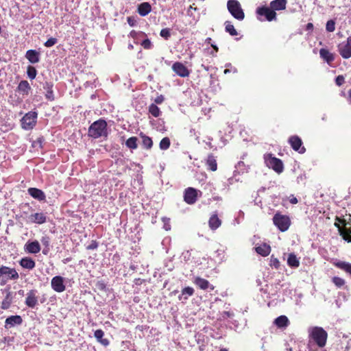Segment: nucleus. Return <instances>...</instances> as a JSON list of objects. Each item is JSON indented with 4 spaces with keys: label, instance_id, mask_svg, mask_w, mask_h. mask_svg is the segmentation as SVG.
Masks as SVG:
<instances>
[{
    "label": "nucleus",
    "instance_id": "nucleus-1",
    "mask_svg": "<svg viewBox=\"0 0 351 351\" xmlns=\"http://www.w3.org/2000/svg\"><path fill=\"white\" fill-rule=\"evenodd\" d=\"M308 337L310 341H313L319 348L326 346L328 334L326 331L322 327L312 326L308 329Z\"/></svg>",
    "mask_w": 351,
    "mask_h": 351
},
{
    "label": "nucleus",
    "instance_id": "nucleus-2",
    "mask_svg": "<svg viewBox=\"0 0 351 351\" xmlns=\"http://www.w3.org/2000/svg\"><path fill=\"white\" fill-rule=\"evenodd\" d=\"M88 136L93 138H106L108 136L106 121L99 119L93 122L88 128Z\"/></svg>",
    "mask_w": 351,
    "mask_h": 351
},
{
    "label": "nucleus",
    "instance_id": "nucleus-3",
    "mask_svg": "<svg viewBox=\"0 0 351 351\" xmlns=\"http://www.w3.org/2000/svg\"><path fill=\"white\" fill-rule=\"evenodd\" d=\"M227 8L229 12L234 19L239 21L243 20L245 14L240 3L237 0H228L227 2Z\"/></svg>",
    "mask_w": 351,
    "mask_h": 351
},
{
    "label": "nucleus",
    "instance_id": "nucleus-4",
    "mask_svg": "<svg viewBox=\"0 0 351 351\" xmlns=\"http://www.w3.org/2000/svg\"><path fill=\"white\" fill-rule=\"evenodd\" d=\"M19 276L14 268L6 266L0 267L1 284L5 285L9 280H17Z\"/></svg>",
    "mask_w": 351,
    "mask_h": 351
},
{
    "label": "nucleus",
    "instance_id": "nucleus-5",
    "mask_svg": "<svg viewBox=\"0 0 351 351\" xmlns=\"http://www.w3.org/2000/svg\"><path fill=\"white\" fill-rule=\"evenodd\" d=\"M264 160L267 167L274 169L278 173L282 172L283 164L281 160L273 156L271 154H265L264 156Z\"/></svg>",
    "mask_w": 351,
    "mask_h": 351
},
{
    "label": "nucleus",
    "instance_id": "nucleus-6",
    "mask_svg": "<svg viewBox=\"0 0 351 351\" xmlns=\"http://www.w3.org/2000/svg\"><path fill=\"white\" fill-rule=\"evenodd\" d=\"M274 225L282 231L285 232L288 230L290 226V219L287 215L276 213L273 217Z\"/></svg>",
    "mask_w": 351,
    "mask_h": 351
},
{
    "label": "nucleus",
    "instance_id": "nucleus-7",
    "mask_svg": "<svg viewBox=\"0 0 351 351\" xmlns=\"http://www.w3.org/2000/svg\"><path fill=\"white\" fill-rule=\"evenodd\" d=\"M37 113L36 112L30 111L27 112L21 119L22 128L25 130H29L36 123Z\"/></svg>",
    "mask_w": 351,
    "mask_h": 351
},
{
    "label": "nucleus",
    "instance_id": "nucleus-8",
    "mask_svg": "<svg viewBox=\"0 0 351 351\" xmlns=\"http://www.w3.org/2000/svg\"><path fill=\"white\" fill-rule=\"evenodd\" d=\"M256 14L259 16H264L265 19L268 21L276 20V13L273 10L271 7L262 6L258 7L256 11Z\"/></svg>",
    "mask_w": 351,
    "mask_h": 351
},
{
    "label": "nucleus",
    "instance_id": "nucleus-9",
    "mask_svg": "<svg viewBox=\"0 0 351 351\" xmlns=\"http://www.w3.org/2000/svg\"><path fill=\"white\" fill-rule=\"evenodd\" d=\"M338 51L343 58L348 59L351 57V36L338 45Z\"/></svg>",
    "mask_w": 351,
    "mask_h": 351
},
{
    "label": "nucleus",
    "instance_id": "nucleus-10",
    "mask_svg": "<svg viewBox=\"0 0 351 351\" xmlns=\"http://www.w3.org/2000/svg\"><path fill=\"white\" fill-rule=\"evenodd\" d=\"M201 192L192 187L187 188L184 194V199L189 204H193L197 198L198 194Z\"/></svg>",
    "mask_w": 351,
    "mask_h": 351
},
{
    "label": "nucleus",
    "instance_id": "nucleus-11",
    "mask_svg": "<svg viewBox=\"0 0 351 351\" xmlns=\"http://www.w3.org/2000/svg\"><path fill=\"white\" fill-rule=\"evenodd\" d=\"M64 279L63 277L56 276L51 279V288L58 293L63 292L66 287L64 284Z\"/></svg>",
    "mask_w": 351,
    "mask_h": 351
},
{
    "label": "nucleus",
    "instance_id": "nucleus-12",
    "mask_svg": "<svg viewBox=\"0 0 351 351\" xmlns=\"http://www.w3.org/2000/svg\"><path fill=\"white\" fill-rule=\"evenodd\" d=\"M289 142L291 146V147L295 150L298 152L300 154H302L305 152V148L302 147V142L301 138L298 136H292L289 138Z\"/></svg>",
    "mask_w": 351,
    "mask_h": 351
},
{
    "label": "nucleus",
    "instance_id": "nucleus-13",
    "mask_svg": "<svg viewBox=\"0 0 351 351\" xmlns=\"http://www.w3.org/2000/svg\"><path fill=\"white\" fill-rule=\"evenodd\" d=\"M173 71L179 76L185 77L189 75V69L181 62H175L172 66Z\"/></svg>",
    "mask_w": 351,
    "mask_h": 351
},
{
    "label": "nucleus",
    "instance_id": "nucleus-14",
    "mask_svg": "<svg viewBox=\"0 0 351 351\" xmlns=\"http://www.w3.org/2000/svg\"><path fill=\"white\" fill-rule=\"evenodd\" d=\"M40 245L38 241H28L24 245V250L29 254H37L40 251Z\"/></svg>",
    "mask_w": 351,
    "mask_h": 351
},
{
    "label": "nucleus",
    "instance_id": "nucleus-15",
    "mask_svg": "<svg viewBox=\"0 0 351 351\" xmlns=\"http://www.w3.org/2000/svg\"><path fill=\"white\" fill-rule=\"evenodd\" d=\"M36 291L31 290L27 293L25 304L30 308H34L38 303V298L36 295Z\"/></svg>",
    "mask_w": 351,
    "mask_h": 351
},
{
    "label": "nucleus",
    "instance_id": "nucleus-16",
    "mask_svg": "<svg viewBox=\"0 0 351 351\" xmlns=\"http://www.w3.org/2000/svg\"><path fill=\"white\" fill-rule=\"evenodd\" d=\"M46 215L43 213H36L31 214L28 217L29 221L31 223L43 224L46 222Z\"/></svg>",
    "mask_w": 351,
    "mask_h": 351
},
{
    "label": "nucleus",
    "instance_id": "nucleus-17",
    "mask_svg": "<svg viewBox=\"0 0 351 351\" xmlns=\"http://www.w3.org/2000/svg\"><path fill=\"white\" fill-rule=\"evenodd\" d=\"M287 3V0H274L270 2L269 5L271 8L276 12L285 10Z\"/></svg>",
    "mask_w": 351,
    "mask_h": 351
},
{
    "label": "nucleus",
    "instance_id": "nucleus-18",
    "mask_svg": "<svg viewBox=\"0 0 351 351\" xmlns=\"http://www.w3.org/2000/svg\"><path fill=\"white\" fill-rule=\"evenodd\" d=\"M25 58L32 64H36L40 60V53L36 50L29 49L26 52Z\"/></svg>",
    "mask_w": 351,
    "mask_h": 351
},
{
    "label": "nucleus",
    "instance_id": "nucleus-19",
    "mask_svg": "<svg viewBox=\"0 0 351 351\" xmlns=\"http://www.w3.org/2000/svg\"><path fill=\"white\" fill-rule=\"evenodd\" d=\"M28 193L34 199L39 201L44 200L45 199V195L43 191L36 188H29L28 189Z\"/></svg>",
    "mask_w": 351,
    "mask_h": 351
},
{
    "label": "nucleus",
    "instance_id": "nucleus-20",
    "mask_svg": "<svg viewBox=\"0 0 351 351\" xmlns=\"http://www.w3.org/2000/svg\"><path fill=\"white\" fill-rule=\"evenodd\" d=\"M274 324L280 328H285L289 324V320L285 315H280L276 318L274 321Z\"/></svg>",
    "mask_w": 351,
    "mask_h": 351
},
{
    "label": "nucleus",
    "instance_id": "nucleus-21",
    "mask_svg": "<svg viewBox=\"0 0 351 351\" xmlns=\"http://www.w3.org/2000/svg\"><path fill=\"white\" fill-rule=\"evenodd\" d=\"M335 226L338 228L339 234L348 242H351V228H341L339 224L335 223Z\"/></svg>",
    "mask_w": 351,
    "mask_h": 351
},
{
    "label": "nucleus",
    "instance_id": "nucleus-22",
    "mask_svg": "<svg viewBox=\"0 0 351 351\" xmlns=\"http://www.w3.org/2000/svg\"><path fill=\"white\" fill-rule=\"evenodd\" d=\"M319 55L328 64H330L335 60L334 55L326 49H321L319 50Z\"/></svg>",
    "mask_w": 351,
    "mask_h": 351
},
{
    "label": "nucleus",
    "instance_id": "nucleus-23",
    "mask_svg": "<svg viewBox=\"0 0 351 351\" xmlns=\"http://www.w3.org/2000/svg\"><path fill=\"white\" fill-rule=\"evenodd\" d=\"M17 88L19 92L23 95H28L31 90L30 85L26 80L21 81Z\"/></svg>",
    "mask_w": 351,
    "mask_h": 351
},
{
    "label": "nucleus",
    "instance_id": "nucleus-24",
    "mask_svg": "<svg viewBox=\"0 0 351 351\" xmlns=\"http://www.w3.org/2000/svg\"><path fill=\"white\" fill-rule=\"evenodd\" d=\"M20 265L27 269H32L35 267L36 263L34 261L29 257H25L21 259Z\"/></svg>",
    "mask_w": 351,
    "mask_h": 351
},
{
    "label": "nucleus",
    "instance_id": "nucleus-25",
    "mask_svg": "<svg viewBox=\"0 0 351 351\" xmlns=\"http://www.w3.org/2000/svg\"><path fill=\"white\" fill-rule=\"evenodd\" d=\"M194 283L198 286L201 289L206 290L211 287V289H213V287H212L209 282L204 278L197 277L194 280Z\"/></svg>",
    "mask_w": 351,
    "mask_h": 351
},
{
    "label": "nucleus",
    "instance_id": "nucleus-26",
    "mask_svg": "<svg viewBox=\"0 0 351 351\" xmlns=\"http://www.w3.org/2000/svg\"><path fill=\"white\" fill-rule=\"evenodd\" d=\"M255 250L258 254L263 256H267L271 252V247L269 245L263 243L259 246L256 247Z\"/></svg>",
    "mask_w": 351,
    "mask_h": 351
},
{
    "label": "nucleus",
    "instance_id": "nucleus-27",
    "mask_svg": "<svg viewBox=\"0 0 351 351\" xmlns=\"http://www.w3.org/2000/svg\"><path fill=\"white\" fill-rule=\"evenodd\" d=\"M151 10L150 4L147 2H144L138 5V12L141 16H145L151 12Z\"/></svg>",
    "mask_w": 351,
    "mask_h": 351
},
{
    "label": "nucleus",
    "instance_id": "nucleus-28",
    "mask_svg": "<svg viewBox=\"0 0 351 351\" xmlns=\"http://www.w3.org/2000/svg\"><path fill=\"white\" fill-rule=\"evenodd\" d=\"M208 223L212 230H216L221 226V222L217 215H213L210 217Z\"/></svg>",
    "mask_w": 351,
    "mask_h": 351
},
{
    "label": "nucleus",
    "instance_id": "nucleus-29",
    "mask_svg": "<svg viewBox=\"0 0 351 351\" xmlns=\"http://www.w3.org/2000/svg\"><path fill=\"white\" fill-rule=\"evenodd\" d=\"M22 323V318L19 315H12L5 319V324L13 326Z\"/></svg>",
    "mask_w": 351,
    "mask_h": 351
},
{
    "label": "nucleus",
    "instance_id": "nucleus-30",
    "mask_svg": "<svg viewBox=\"0 0 351 351\" xmlns=\"http://www.w3.org/2000/svg\"><path fill=\"white\" fill-rule=\"evenodd\" d=\"M104 335V331L100 329L95 330L94 333L95 337L99 343L104 346H108L109 344V341L106 339H103Z\"/></svg>",
    "mask_w": 351,
    "mask_h": 351
},
{
    "label": "nucleus",
    "instance_id": "nucleus-31",
    "mask_svg": "<svg viewBox=\"0 0 351 351\" xmlns=\"http://www.w3.org/2000/svg\"><path fill=\"white\" fill-rule=\"evenodd\" d=\"M287 264L291 267H298L300 265L299 259L294 254H289L287 258Z\"/></svg>",
    "mask_w": 351,
    "mask_h": 351
},
{
    "label": "nucleus",
    "instance_id": "nucleus-32",
    "mask_svg": "<svg viewBox=\"0 0 351 351\" xmlns=\"http://www.w3.org/2000/svg\"><path fill=\"white\" fill-rule=\"evenodd\" d=\"M194 289L191 287H185L182 291V294L179 296V299L180 300H186L189 296H191L193 294Z\"/></svg>",
    "mask_w": 351,
    "mask_h": 351
},
{
    "label": "nucleus",
    "instance_id": "nucleus-33",
    "mask_svg": "<svg viewBox=\"0 0 351 351\" xmlns=\"http://www.w3.org/2000/svg\"><path fill=\"white\" fill-rule=\"evenodd\" d=\"M206 165L208 167V168L213 171H216L217 169L216 159L212 155L208 156L206 161Z\"/></svg>",
    "mask_w": 351,
    "mask_h": 351
},
{
    "label": "nucleus",
    "instance_id": "nucleus-34",
    "mask_svg": "<svg viewBox=\"0 0 351 351\" xmlns=\"http://www.w3.org/2000/svg\"><path fill=\"white\" fill-rule=\"evenodd\" d=\"M336 266L351 275V263L340 261L336 263Z\"/></svg>",
    "mask_w": 351,
    "mask_h": 351
},
{
    "label": "nucleus",
    "instance_id": "nucleus-35",
    "mask_svg": "<svg viewBox=\"0 0 351 351\" xmlns=\"http://www.w3.org/2000/svg\"><path fill=\"white\" fill-rule=\"evenodd\" d=\"M149 112L155 117H159L161 113L160 108L154 104L149 106Z\"/></svg>",
    "mask_w": 351,
    "mask_h": 351
},
{
    "label": "nucleus",
    "instance_id": "nucleus-36",
    "mask_svg": "<svg viewBox=\"0 0 351 351\" xmlns=\"http://www.w3.org/2000/svg\"><path fill=\"white\" fill-rule=\"evenodd\" d=\"M126 146L130 149H136L137 148V138L136 137H130L129 138L125 143Z\"/></svg>",
    "mask_w": 351,
    "mask_h": 351
},
{
    "label": "nucleus",
    "instance_id": "nucleus-37",
    "mask_svg": "<svg viewBox=\"0 0 351 351\" xmlns=\"http://www.w3.org/2000/svg\"><path fill=\"white\" fill-rule=\"evenodd\" d=\"M142 143L146 149H150L153 145L152 138L147 136H142Z\"/></svg>",
    "mask_w": 351,
    "mask_h": 351
},
{
    "label": "nucleus",
    "instance_id": "nucleus-38",
    "mask_svg": "<svg viewBox=\"0 0 351 351\" xmlns=\"http://www.w3.org/2000/svg\"><path fill=\"white\" fill-rule=\"evenodd\" d=\"M226 31L228 32L231 36H237V32L234 29V25L231 24V23L227 21L226 22Z\"/></svg>",
    "mask_w": 351,
    "mask_h": 351
},
{
    "label": "nucleus",
    "instance_id": "nucleus-39",
    "mask_svg": "<svg viewBox=\"0 0 351 351\" xmlns=\"http://www.w3.org/2000/svg\"><path fill=\"white\" fill-rule=\"evenodd\" d=\"M170 146V140L167 137L163 138L160 142V148L162 150L167 149Z\"/></svg>",
    "mask_w": 351,
    "mask_h": 351
},
{
    "label": "nucleus",
    "instance_id": "nucleus-40",
    "mask_svg": "<svg viewBox=\"0 0 351 351\" xmlns=\"http://www.w3.org/2000/svg\"><path fill=\"white\" fill-rule=\"evenodd\" d=\"M27 73L28 77L31 80H33L36 77L37 71H36V69L34 66H29L27 67Z\"/></svg>",
    "mask_w": 351,
    "mask_h": 351
},
{
    "label": "nucleus",
    "instance_id": "nucleus-41",
    "mask_svg": "<svg viewBox=\"0 0 351 351\" xmlns=\"http://www.w3.org/2000/svg\"><path fill=\"white\" fill-rule=\"evenodd\" d=\"M326 29L329 32H332L335 29V23L332 20H330L326 23Z\"/></svg>",
    "mask_w": 351,
    "mask_h": 351
},
{
    "label": "nucleus",
    "instance_id": "nucleus-42",
    "mask_svg": "<svg viewBox=\"0 0 351 351\" xmlns=\"http://www.w3.org/2000/svg\"><path fill=\"white\" fill-rule=\"evenodd\" d=\"M332 282L337 287H341L345 284V280L339 277H334Z\"/></svg>",
    "mask_w": 351,
    "mask_h": 351
},
{
    "label": "nucleus",
    "instance_id": "nucleus-43",
    "mask_svg": "<svg viewBox=\"0 0 351 351\" xmlns=\"http://www.w3.org/2000/svg\"><path fill=\"white\" fill-rule=\"evenodd\" d=\"M163 222V228L165 230L169 231L171 230V225H170V219L167 217H163L162 219Z\"/></svg>",
    "mask_w": 351,
    "mask_h": 351
},
{
    "label": "nucleus",
    "instance_id": "nucleus-44",
    "mask_svg": "<svg viewBox=\"0 0 351 351\" xmlns=\"http://www.w3.org/2000/svg\"><path fill=\"white\" fill-rule=\"evenodd\" d=\"M160 35L162 38H164L166 40H167L170 37V36H171V33H170L169 29H168V28L162 29L160 31Z\"/></svg>",
    "mask_w": 351,
    "mask_h": 351
},
{
    "label": "nucleus",
    "instance_id": "nucleus-45",
    "mask_svg": "<svg viewBox=\"0 0 351 351\" xmlns=\"http://www.w3.org/2000/svg\"><path fill=\"white\" fill-rule=\"evenodd\" d=\"M57 39L55 38H50L45 43V46L47 47H51L57 43Z\"/></svg>",
    "mask_w": 351,
    "mask_h": 351
},
{
    "label": "nucleus",
    "instance_id": "nucleus-46",
    "mask_svg": "<svg viewBox=\"0 0 351 351\" xmlns=\"http://www.w3.org/2000/svg\"><path fill=\"white\" fill-rule=\"evenodd\" d=\"M271 265L278 269L280 267V261L276 258L271 256Z\"/></svg>",
    "mask_w": 351,
    "mask_h": 351
},
{
    "label": "nucleus",
    "instance_id": "nucleus-47",
    "mask_svg": "<svg viewBox=\"0 0 351 351\" xmlns=\"http://www.w3.org/2000/svg\"><path fill=\"white\" fill-rule=\"evenodd\" d=\"M335 82L337 86H341L344 82V77L342 75H338L336 77Z\"/></svg>",
    "mask_w": 351,
    "mask_h": 351
},
{
    "label": "nucleus",
    "instance_id": "nucleus-48",
    "mask_svg": "<svg viewBox=\"0 0 351 351\" xmlns=\"http://www.w3.org/2000/svg\"><path fill=\"white\" fill-rule=\"evenodd\" d=\"M41 243L45 247H48L49 245L50 239L48 237H43L41 239Z\"/></svg>",
    "mask_w": 351,
    "mask_h": 351
},
{
    "label": "nucleus",
    "instance_id": "nucleus-49",
    "mask_svg": "<svg viewBox=\"0 0 351 351\" xmlns=\"http://www.w3.org/2000/svg\"><path fill=\"white\" fill-rule=\"evenodd\" d=\"M141 45L145 49H149L152 46L151 41L149 39L144 40Z\"/></svg>",
    "mask_w": 351,
    "mask_h": 351
},
{
    "label": "nucleus",
    "instance_id": "nucleus-50",
    "mask_svg": "<svg viewBox=\"0 0 351 351\" xmlns=\"http://www.w3.org/2000/svg\"><path fill=\"white\" fill-rule=\"evenodd\" d=\"M46 97L49 99V100H53L54 99V96H53V91L49 89L47 90V93H46Z\"/></svg>",
    "mask_w": 351,
    "mask_h": 351
},
{
    "label": "nucleus",
    "instance_id": "nucleus-51",
    "mask_svg": "<svg viewBox=\"0 0 351 351\" xmlns=\"http://www.w3.org/2000/svg\"><path fill=\"white\" fill-rule=\"evenodd\" d=\"M97 243L96 242H93L90 245H89L88 247H87V249L88 250H93V249H96L97 247Z\"/></svg>",
    "mask_w": 351,
    "mask_h": 351
},
{
    "label": "nucleus",
    "instance_id": "nucleus-52",
    "mask_svg": "<svg viewBox=\"0 0 351 351\" xmlns=\"http://www.w3.org/2000/svg\"><path fill=\"white\" fill-rule=\"evenodd\" d=\"M233 316V313L230 312V311H224L223 313V317L225 318V317H230Z\"/></svg>",
    "mask_w": 351,
    "mask_h": 351
},
{
    "label": "nucleus",
    "instance_id": "nucleus-53",
    "mask_svg": "<svg viewBox=\"0 0 351 351\" xmlns=\"http://www.w3.org/2000/svg\"><path fill=\"white\" fill-rule=\"evenodd\" d=\"M163 97L162 95L158 97L156 99H155V102L156 104H161L162 101H163Z\"/></svg>",
    "mask_w": 351,
    "mask_h": 351
},
{
    "label": "nucleus",
    "instance_id": "nucleus-54",
    "mask_svg": "<svg viewBox=\"0 0 351 351\" xmlns=\"http://www.w3.org/2000/svg\"><path fill=\"white\" fill-rule=\"evenodd\" d=\"M290 202L291 204H297L298 203V199L295 197H291V198L290 199Z\"/></svg>",
    "mask_w": 351,
    "mask_h": 351
},
{
    "label": "nucleus",
    "instance_id": "nucleus-55",
    "mask_svg": "<svg viewBox=\"0 0 351 351\" xmlns=\"http://www.w3.org/2000/svg\"><path fill=\"white\" fill-rule=\"evenodd\" d=\"M211 46L215 50V51H218V47L215 45L211 44Z\"/></svg>",
    "mask_w": 351,
    "mask_h": 351
},
{
    "label": "nucleus",
    "instance_id": "nucleus-56",
    "mask_svg": "<svg viewBox=\"0 0 351 351\" xmlns=\"http://www.w3.org/2000/svg\"><path fill=\"white\" fill-rule=\"evenodd\" d=\"M128 23H129L130 25H133V23H132V19H131V18H130V17H129V18L128 19Z\"/></svg>",
    "mask_w": 351,
    "mask_h": 351
},
{
    "label": "nucleus",
    "instance_id": "nucleus-57",
    "mask_svg": "<svg viewBox=\"0 0 351 351\" xmlns=\"http://www.w3.org/2000/svg\"><path fill=\"white\" fill-rule=\"evenodd\" d=\"M210 41H211V38H207L206 40V42L207 43H210Z\"/></svg>",
    "mask_w": 351,
    "mask_h": 351
},
{
    "label": "nucleus",
    "instance_id": "nucleus-58",
    "mask_svg": "<svg viewBox=\"0 0 351 351\" xmlns=\"http://www.w3.org/2000/svg\"><path fill=\"white\" fill-rule=\"evenodd\" d=\"M307 27H308V28H311L313 27V25L311 23H308Z\"/></svg>",
    "mask_w": 351,
    "mask_h": 351
},
{
    "label": "nucleus",
    "instance_id": "nucleus-59",
    "mask_svg": "<svg viewBox=\"0 0 351 351\" xmlns=\"http://www.w3.org/2000/svg\"><path fill=\"white\" fill-rule=\"evenodd\" d=\"M229 72H230V71L228 69H225V71H224V73H228Z\"/></svg>",
    "mask_w": 351,
    "mask_h": 351
},
{
    "label": "nucleus",
    "instance_id": "nucleus-60",
    "mask_svg": "<svg viewBox=\"0 0 351 351\" xmlns=\"http://www.w3.org/2000/svg\"><path fill=\"white\" fill-rule=\"evenodd\" d=\"M128 47H129L130 49H133V46H132V45H131V44H130V45H129Z\"/></svg>",
    "mask_w": 351,
    "mask_h": 351
},
{
    "label": "nucleus",
    "instance_id": "nucleus-61",
    "mask_svg": "<svg viewBox=\"0 0 351 351\" xmlns=\"http://www.w3.org/2000/svg\"><path fill=\"white\" fill-rule=\"evenodd\" d=\"M349 96H350V97L351 99V90L349 91Z\"/></svg>",
    "mask_w": 351,
    "mask_h": 351
},
{
    "label": "nucleus",
    "instance_id": "nucleus-62",
    "mask_svg": "<svg viewBox=\"0 0 351 351\" xmlns=\"http://www.w3.org/2000/svg\"><path fill=\"white\" fill-rule=\"evenodd\" d=\"M43 254H47V251L43 250Z\"/></svg>",
    "mask_w": 351,
    "mask_h": 351
},
{
    "label": "nucleus",
    "instance_id": "nucleus-63",
    "mask_svg": "<svg viewBox=\"0 0 351 351\" xmlns=\"http://www.w3.org/2000/svg\"><path fill=\"white\" fill-rule=\"evenodd\" d=\"M221 351H227V350H221Z\"/></svg>",
    "mask_w": 351,
    "mask_h": 351
}]
</instances>
